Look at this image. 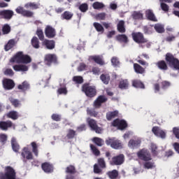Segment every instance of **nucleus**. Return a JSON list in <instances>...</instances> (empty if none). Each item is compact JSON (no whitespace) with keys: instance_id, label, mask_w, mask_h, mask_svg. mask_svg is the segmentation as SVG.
Returning a JSON list of instances; mask_svg holds the SVG:
<instances>
[{"instance_id":"20e7f679","label":"nucleus","mask_w":179,"mask_h":179,"mask_svg":"<svg viewBox=\"0 0 179 179\" xmlns=\"http://www.w3.org/2000/svg\"><path fill=\"white\" fill-rule=\"evenodd\" d=\"M44 62L48 66H51L52 64L58 65V57L55 54H48L45 55L44 58Z\"/></svg>"},{"instance_id":"09e8293b","label":"nucleus","mask_w":179,"mask_h":179,"mask_svg":"<svg viewBox=\"0 0 179 179\" xmlns=\"http://www.w3.org/2000/svg\"><path fill=\"white\" fill-rule=\"evenodd\" d=\"M78 9L80 12L85 13L89 10V5L87 3H83L79 6Z\"/></svg>"},{"instance_id":"c756f323","label":"nucleus","mask_w":179,"mask_h":179,"mask_svg":"<svg viewBox=\"0 0 179 179\" xmlns=\"http://www.w3.org/2000/svg\"><path fill=\"white\" fill-rule=\"evenodd\" d=\"M117 31L119 33H125L127 29H125V21L120 20L117 25Z\"/></svg>"},{"instance_id":"423d86ee","label":"nucleus","mask_w":179,"mask_h":179,"mask_svg":"<svg viewBox=\"0 0 179 179\" xmlns=\"http://www.w3.org/2000/svg\"><path fill=\"white\" fill-rule=\"evenodd\" d=\"M131 36L134 41L137 44H145L148 41V39L145 38L142 32H133Z\"/></svg>"},{"instance_id":"69168bd1","label":"nucleus","mask_w":179,"mask_h":179,"mask_svg":"<svg viewBox=\"0 0 179 179\" xmlns=\"http://www.w3.org/2000/svg\"><path fill=\"white\" fill-rule=\"evenodd\" d=\"M51 118L53 121H56L57 122L61 121V120L62 119V116L61 115H58L57 113H53L51 115Z\"/></svg>"},{"instance_id":"37998d69","label":"nucleus","mask_w":179,"mask_h":179,"mask_svg":"<svg viewBox=\"0 0 179 179\" xmlns=\"http://www.w3.org/2000/svg\"><path fill=\"white\" fill-rule=\"evenodd\" d=\"M31 45L34 48H40V41L36 36H34L31 41Z\"/></svg>"},{"instance_id":"72a5a7b5","label":"nucleus","mask_w":179,"mask_h":179,"mask_svg":"<svg viewBox=\"0 0 179 179\" xmlns=\"http://www.w3.org/2000/svg\"><path fill=\"white\" fill-rule=\"evenodd\" d=\"M17 89L22 92H26V90H29V89H30V84H29V82L25 80L21 85H18Z\"/></svg>"},{"instance_id":"4d7b16f0","label":"nucleus","mask_w":179,"mask_h":179,"mask_svg":"<svg viewBox=\"0 0 179 179\" xmlns=\"http://www.w3.org/2000/svg\"><path fill=\"white\" fill-rule=\"evenodd\" d=\"M107 14L106 13H99L95 15L96 20H106Z\"/></svg>"},{"instance_id":"49530a36","label":"nucleus","mask_w":179,"mask_h":179,"mask_svg":"<svg viewBox=\"0 0 179 179\" xmlns=\"http://www.w3.org/2000/svg\"><path fill=\"white\" fill-rule=\"evenodd\" d=\"M87 115H90V117H97L99 115V112L96 111V109L94 108H87Z\"/></svg>"},{"instance_id":"cd10ccee","label":"nucleus","mask_w":179,"mask_h":179,"mask_svg":"<svg viewBox=\"0 0 179 179\" xmlns=\"http://www.w3.org/2000/svg\"><path fill=\"white\" fill-rule=\"evenodd\" d=\"M90 59L92 61H94L96 64H98V65H104V61L103 60V57L100 55L91 56Z\"/></svg>"},{"instance_id":"4468645a","label":"nucleus","mask_w":179,"mask_h":179,"mask_svg":"<svg viewBox=\"0 0 179 179\" xmlns=\"http://www.w3.org/2000/svg\"><path fill=\"white\" fill-rule=\"evenodd\" d=\"M106 145H110L113 149H120V148H122V144L120 140L109 138L106 141Z\"/></svg>"},{"instance_id":"5701e85b","label":"nucleus","mask_w":179,"mask_h":179,"mask_svg":"<svg viewBox=\"0 0 179 179\" xmlns=\"http://www.w3.org/2000/svg\"><path fill=\"white\" fill-rule=\"evenodd\" d=\"M41 168L45 173H52L54 171V166L48 162H44L41 164Z\"/></svg>"},{"instance_id":"393cba45","label":"nucleus","mask_w":179,"mask_h":179,"mask_svg":"<svg viewBox=\"0 0 179 179\" xmlns=\"http://www.w3.org/2000/svg\"><path fill=\"white\" fill-rule=\"evenodd\" d=\"M134 72H136V73H138L139 75H143V73L146 72V70L145 69V68H143L142 66H141L138 63L134 64Z\"/></svg>"},{"instance_id":"473e14b6","label":"nucleus","mask_w":179,"mask_h":179,"mask_svg":"<svg viewBox=\"0 0 179 179\" xmlns=\"http://www.w3.org/2000/svg\"><path fill=\"white\" fill-rule=\"evenodd\" d=\"M72 17H73V14L71 11H64L61 15L62 20H71Z\"/></svg>"},{"instance_id":"1a4fd4ad","label":"nucleus","mask_w":179,"mask_h":179,"mask_svg":"<svg viewBox=\"0 0 179 179\" xmlns=\"http://www.w3.org/2000/svg\"><path fill=\"white\" fill-rule=\"evenodd\" d=\"M15 12L18 13V15H22L24 17H33L34 15V13L33 11L26 10L24 8L19 6L15 9Z\"/></svg>"},{"instance_id":"e2e57ef3","label":"nucleus","mask_w":179,"mask_h":179,"mask_svg":"<svg viewBox=\"0 0 179 179\" xmlns=\"http://www.w3.org/2000/svg\"><path fill=\"white\" fill-rule=\"evenodd\" d=\"M94 143H96L97 146H103V139L99 138V137H94L92 139Z\"/></svg>"},{"instance_id":"9b49d317","label":"nucleus","mask_w":179,"mask_h":179,"mask_svg":"<svg viewBox=\"0 0 179 179\" xmlns=\"http://www.w3.org/2000/svg\"><path fill=\"white\" fill-rule=\"evenodd\" d=\"M45 35L48 38H54L57 36V31L52 26L47 25L45 28Z\"/></svg>"},{"instance_id":"603ef678","label":"nucleus","mask_w":179,"mask_h":179,"mask_svg":"<svg viewBox=\"0 0 179 179\" xmlns=\"http://www.w3.org/2000/svg\"><path fill=\"white\" fill-rule=\"evenodd\" d=\"M93 26L96 29V31L104 33V28L103 27V25H101L100 23L94 22Z\"/></svg>"},{"instance_id":"6e6d98bb","label":"nucleus","mask_w":179,"mask_h":179,"mask_svg":"<svg viewBox=\"0 0 179 179\" xmlns=\"http://www.w3.org/2000/svg\"><path fill=\"white\" fill-rule=\"evenodd\" d=\"M73 82H75L78 85H82V83H83V77L80 76H76L73 77Z\"/></svg>"},{"instance_id":"0e129e2a","label":"nucleus","mask_w":179,"mask_h":179,"mask_svg":"<svg viewBox=\"0 0 179 179\" xmlns=\"http://www.w3.org/2000/svg\"><path fill=\"white\" fill-rule=\"evenodd\" d=\"M57 94H64V96H66V94H68L66 87L59 88L57 90Z\"/></svg>"},{"instance_id":"a19ab883","label":"nucleus","mask_w":179,"mask_h":179,"mask_svg":"<svg viewBox=\"0 0 179 179\" xmlns=\"http://www.w3.org/2000/svg\"><path fill=\"white\" fill-rule=\"evenodd\" d=\"M24 8H26V9L36 10L38 9L39 7L38 4L36 3L35 2H29L24 5Z\"/></svg>"},{"instance_id":"4be33fe9","label":"nucleus","mask_w":179,"mask_h":179,"mask_svg":"<svg viewBox=\"0 0 179 179\" xmlns=\"http://www.w3.org/2000/svg\"><path fill=\"white\" fill-rule=\"evenodd\" d=\"M156 66L160 71H167L169 69V64L164 60H159L157 63H155Z\"/></svg>"},{"instance_id":"0eeeda50","label":"nucleus","mask_w":179,"mask_h":179,"mask_svg":"<svg viewBox=\"0 0 179 179\" xmlns=\"http://www.w3.org/2000/svg\"><path fill=\"white\" fill-rule=\"evenodd\" d=\"M87 122L89 127L91 128V129L92 131H94L96 134H101L102 129L101 127H99V126L97 125V122H96V120L90 117H88L87 119Z\"/></svg>"},{"instance_id":"5fc2aeb1","label":"nucleus","mask_w":179,"mask_h":179,"mask_svg":"<svg viewBox=\"0 0 179 179\" xmlns=\"http://www.w3.org/2000/svg\"><path fill=\"white\" fill-rule=\"evenodd\" d=\"M30 62H31V57L29 55H23L21 64H30Z\"/></svg>"},{"instance_id":"ddd939ff","label":"nucleus","mask_w":179,"mask_h":179,"mask_svg":"<svg viewBox=\"0 0 179 179\" xmlns=\"http://www.w3.org/2000/svg\"><path fill=\"white\" fill-rule=\"evenodd\" d=\"M108 100L104 95L99 96L96 100L94 101L93 106L94 108H100L101 107V104L106 103Z\"/></svg>"},{"instance_id":"c85d7f7f","label":"nucleus","mask_w":179,"mask_h":179,"mask_svg":"<svg viewBox=\"0 0 179 179\" xmlns=\"http://www.w3.org/2000/svg\"><path fill=\"white\" fill-rule=\"evenodd\" d=\"M15 45H16V41L15 39H10L7 44L4 45V50L5 51H9L10 50H12Z\"/></svg>"},{"instance_id":"58836bf2","label":"nucleus","mask_w":179,"mask_h":179,"mask_svg":"<svg viewBox=\"0 0 179 179\" xmlns=\"http://www.w3.org/2000/svg\"><path fill=\"white\" fill-rule=\"evenodd\" d=\"M100 79L104 85H108V83H110V77L109 74H101Z\"/></svg>"},{"instance_id":"c03bdc74","label":"nucleus","mask_w":179,"mask_h":179,"mask_svg":"<svg viewBox=\"0 0 179 179\" xmlns=\"http://www.w3.org/2000/svg\"><path fill=\"white\" fill-rule=\"evenodd\" d=\"M11 146L14 152H19V150L20 149V145H19V143H17V141H16L15 138H13L11 140Z\"/></svg>"},{"instance_id":"6e6552de","label":"nucleus","mask_w":179,"mask_h":179,"mask_svg":"<svg viewBox=\"0 0 179 179\" xmlns=\"http://www.w3.org/2000/svg\"><path fill=\"white\" fill-rule=\"evenodd\" d=\"M112 125L113 127H117L118 129H120V131H124V129L128 127V123H127V121L120 119H115L113 120Z\"/></svg>"},{"instance_id":"7ed1b4c3","label":"nucleus","mask_w":179,"mask_h":179,"mask_svg":"<svg viewBox=\"0 0 179 179\" xmlns=\"http://www.w3.org/2000/svg\"><path fill=\"white\" fill-rule=\"evenodd\" d=\"M0 179H16V171L12 166H6L4 173H0Z\"/></svg>"},{"instance_id":"79ce46f5","label":"nucleus","mask_w":179,"mask_h":179,"mask_svg":"<svg viewBox=\"0 0 179 179\" xmlns=\"http://www.w3.org/2000/svg\"><path fill=\"white\" fill-rule=\"evenodd\" d=\"M31 146L32 148V152L34 155L38 157V145H37V143L35 141H33L31 143Z\"/></svg>"},{"instance_id":"864d4df0","label":"nucleus","mask_w":179,"mask_h":179,"mask_svg":"<svg viewBox=\"0 0 179 179\" xmlns=\"http://www.w3.org/2000/svg\"><path fill=\"white\" fill-rule=\"evenodd\" d=\"M90 149L93 153V155H94V156H100V150H99V149H97V147L93 144H90Z\"/></svg>"},{"instance_id":"412c9836","label":"nucleus","mask_w":179,"mask_h":179,"mask_svg":"<svg viewBox=\"0 0 179 179\" xmlns=\"http://www.w3.org/2000/svg\"><path fill=\"white\" fill-rule=\"evenodd\" d=\"M145 17L148 20H150L151 22H157V18L156 15H155V13H153V10L148 9L145 10Z\"/></svg>"},{"instance_id":"a18cd8bd","label":"nucleus","mask_w":179,"mask_h":179,"mask_svg":"<svg viewBox=\"0 0 179 179\" xmlns=\"http://www.w3.org/2000/svg\"><path fill=\"white\" fill-rule=\"evenodd\" d=\"M10 103L15 108H17L18 107H20L22 106V103L19 101V99H16L14 98H10L9 99Z\"/></svg>"},{"instance_id":"774afa93","label":"nucleus","mask_w":179,"mask_h":179,"mask_svg":"<svg viewBox=\"0 0 179 179\" xmlns=\"http://www.w3.org/2000/svg\"><path fill=\"white\" fill-rule=\"evenodd\" d=\"M94 173L95 174H103V170H101V168L99 167L97 164L94 165Z\"/></svg>"},{"instance_id":"b1692460","label":"nucleus","mask_w":179,"mask_h":179,"mask_svg":"<svg viewBox=\"0 0 179 179\" xmlns=\"http://www.w3.org/2000/svg\"><path fill=\"white\" fill-rule=\"evenodd\" d=\"M13 69L15 72H27L29 71V67L23 64H15L13 66Z\"/></svg>"},{"instance_id":"f3484780","label":"nucleus","mask_w":179,"mask_h":179,"mask_svg":"<svg viewBox=\"0 0 179 179\" xmlns=\"http://www.w3.org/2000/svg\"><path fill=\"white\" fill-rule=\"evenodd\" d=\"M3 86L5 90H12L15 87V82L12 79L6 78L3 80Z\"/></svg>"},{"instance_id":"e433bc0d","label":"nucleus","mask_w":179,"mask_h":179,"mask_svg":"<svg viewBox=\"0 0 179 179\" xmlns=\"http://www.w3.org/2000/svg\"><path fill=\"white\" fill-rule=\"evenodd\" d=\"M106 174L110 179H117L119 176L118 171H117L116 169H114L113 171H109L107 172Z\"/></svg>"},{"instance_id":"2eb2a0df","label":"nucleus","mask_w":179,"mask_h":179,"mask_svg":"<svg viewBox=\"0 0 179 179\" xmlns=\"http://www.w3.org/2000/svg\"><path fill=\"white\" fill-rule=\"evenodd\" d=\"M152 132L154 134V135H155V136L162 138V139L166 138V131L160 129L159 127H153L152 129Z\"/></svg>"},{"instance_id":"7c9ffc66","label":"nucleus","mask_w":179,"mask_h":179,"mask_svg":"<svg viewBox=\"0 0 179 179\" xmlns=\"http://www.w3.org/2000/svg\"><path fill=\"white\" fill-rule=\"evenodd\" d=\"M118 117V110L109 111L106 113V120L108 121H111L114 118Z\"/></svg>"},{"instance_id":"a211bd4d","label":"nucleus","mask_w":179,"mask_h":179,"mask_svg":"<svg viewBox=\"0 0 179 179\" xmlns=\"http://www.w3.org/2000/svg\"><path fill=\"white\" fill-rule=\"evenodd\" d=\"M42 45L45 47L47 50H54L55 48V41L45 39L42 42Z\"/></svg>"},{"instance_id":"f03ea898","label":"nucleus","mask_w":179,"mask_h":179,"mask_svg":"<svg viewBox=\"0 0 179 179\" xmlns=\"http://www.w3.org/2000/svg\"><path fill=\"white\" fill-rule=\"evenodd\" d=\"M165 60L171 68L179 71V60L176 58L173 54L170 52L166 53Z\"/></svg>"},{"instance_id":"680f3d73","label":"nucleus","mask_w":179,"mask_h":179,"mask_svg":"<svg viewBox=\"0 0 179 179\" xmlns=\"http://www.w3.org/2000/svg\"><path fill=\"white\" fill-rule=\"evenodd\" d=\"M98 166H99L100 169H106L107 165L106 164L104 158L98 159Z\"/></svg>"},{"instance_id":"6ab92c4d","label":"nucleus","mask_w":179,"mask_h":179,"mask_svg":"<svg viewBox=\"0 0 179 179\" xmlns=\"http://www.w3.org/2000/svg\"><path fill=\"white\" fill-rule=\"evenodd\" d=\"M12 127H13V123L10 120L0 121V129L1 131H8Z\"/></svg>"},{"instance_id":"338daca9","label":"nucleus","mask_w":179,"mask_h":179,"mask_svg":"<svg viewBox=\"0 0 179 179\" xmlns=\"http://www.w3.org/2000/svg\"><path fill=\"white\" fill-rule=\"evenodd\" d=\"M8 141V135L5 134H0V142L2 145H5Z\"/></svg>"},{"instance_id":"ea45409f","label":"nucleus","mask_w":179,"mask_h":179,"mask_svg":"<svg viewBox=\"0 0 179 179\" xmlns=\"http://www.w3.org/2000/svg\"><path fill=\"white\" fill-rule=\"evenodd\" d=\"M8 118H11V120H16L19 118V113L16 110L10 111L7 114Z\"/></svg>"},{"instance_id":"13d9d810","label":"nucleus","mask_w":179,"mask_h":179,"mask_svg":"<svg viewBox=\"0 0 179 179\" xmlns=\"http://www.w3.org/2000/svg\"><path fill=\"white\" fill-rule=\"evenodd\" d=\"M144 34H152L153 33V27L144 26L143 27Z\"/></svg>"},{"instance_id":"aec40b11","label":"nucleus","mask_w":179,"mask_h":179,"mask_svg":"<svg viewBox=\"0 0 179 179\" xmlns=\"http://www.w3.org/2000/svg\"><path fill=\"white\" fill-rule=\"evenodd\" d=\"M23 52H17L11 59L10 62H16V64H22L23 59Z\"/></svg>"},{"instance_id":"f8f14e48","label":"nucleus","mask_w":179,"mask_h":179,"mask_svg":"<svg viewBox=\"0 0 179 179\" xmlns=\"http://www.w3.org/2000/svg\"><path fill=\"white\" fill-rule=\"evenodd\" d=\"M21 156L23 158L24 163H26L27 160H33V153L29 151V148L27 147L22 149Z\"/></svg>"},{"instance_id":"8fccbe9b","label":"nucleus","mask_w":179,"mask_h":179,"mask_svg":"<svg viewBox=\"0 0 179 179\" xmlns=\"http://www.w3.org/2000/svg\"><path fill=\"white\" fill-rule=\"evenodd\" d=\"M36 36H38L41 41H44V32L41 28H38L36 31Z\"/></svg>"},{"instance_id":"052dcab7","label":"nucleus","mask_w":179,"mask_h":179,"mask_svg":"<svg viewBox=\"0 0 179 179\" xmlns=\"http://www.w3.org/2000/svg\"><path fill=\"white\" fill-rule=\"evenodd\" d=\"M3 34H9L10 33V26L8 24H5L2 27Z\"/></svg>"},{"instance_id":"bf43d9fd","label":"nucleus","mask_w":179,"mask_h":179,"mask_svg":"<svg viewBox=\"0 0 179 179\" xmlns=\"http://www.w3.org/2000/svg\"><path fill=\"white\" fill-rule=\"evenodd\" d=\"M154 29L157 33H164V27L160 24H156Z\"/></svg>"},{"instance_id":"3c124183","label":"nucleus","mask_w":179,"mask_h":179,"mask_svg":"<svg viewBox=\"0 0 179 179\" xmlns=\"http://www.w3.org/2000/svg\"><path fill=\"white\" fill-rule=\"evenodd\" d=\"M104 6H106L104 5V3H101V2H99V1H96V2H94L93 4H92V8L94 9H96L97 10H100V9H103V8H104Z\"/></svg>"},{"instance_id":"f257e3e1","label":"nucleus","mask_w":179,"mask_h":179,"mask_svg":"<svg viewBox=\"0 0 179 179\" xmlns=\"http://www.w3.org/2000/svg\"><path fill=\"white\" fill-rule=\"evenodd\" d=\"M82 92L90 99H93L97 94L96 87L94 85H90V83L83 84L82 85Z\"/></svg>"},{"instance_id":"a878e982","label":"nucleus","mask_w":179,"mask_h":179,"mask_svg":"<svg viewBox=\"0 0 179 179\" xmlns=\"http://www.w3.org/2000/svg\"><path fill=\"white\" fill-rule=\"evenodd\" d=\"M131 85L133 87H136V89H145V84H143L139 79L133 80L131 81Z\"/></svg>"},{"instance_id":"de8ad7c7","label":"nucleus","mask_w":179,"mask_h":179,"mask_svg":"<svg viewBox=\"0 0 179 179\" xmlns=\"http://www.w3.org/2000/svg\"><path fill=\"white\" fill-rule=\"evenodd\" d=\"M66 174H76V168L73 165H69L66 168Z\"/></svg>"},{"instance_id":"2f4dec72","label":"nucleus","mask_w":179,"mask_h":179,"mask_svg":"<svg viewBox=\"0 0 179 179\" xmlns=\"http://www.w3.org/2000/svg\"><path fill=\"white\" fill-rule=\"evenodd\" d=\"M119 89H121L122 90H125L129 87V82L128 80H122L119 83Z\"/></svg>"},{"instance_id":"39448f33","label":"nucleus","mask_w":179,"mask_h":179,"mask_svg":"<svg viewBox=\"0 0 179 179\" xmlns=\"http://www.w3.org/2000/svg\"><path fill=\"white\" fill-rule=\"evenodd\" d=\"M137 157L140 160H143V162H150L152 160V156L150 155V152L145 148L140 150L137 152Z\"/></svg>"},{"instance_id":"f704fd0d","label":"nucleus","mask_w":179,"mask_h":179,"mask_svg":"<svg viewBox=\"0 0 179 179\" xmlns=\"http://www.w3.org/2000/svg\"><path fill=\"white\" fill-rule=\"evenodd\" d=\"M131 17L134 20H143V13L141 11H134Z\"/></svg>"},{"instance_id":"bb28decb","label":"nucleus","mask_w":179,"mask_h":179,"mask_svg":"<svg viewBox=\"0 0 179 179\" xmlns=\"http://www.w3.org/2000/svg\"><path fill=\"white\" fill-rule=\"evenodd\" d=\"M128 146L129 148H131V149H135V148H139V146H141V140L131 139L128 143Z\"/></svg>"},{"instance_id":"4c0bfd02","label":"nucleus","mask_w":179,"mask_h":179,"mask_svg":"<svg viewBox=\"0 0 179 179\" xmlns=\"http://www.w3.org/2000/svg\"><path fill=\"white\" fill-rule=\"evenodd\" d=\"M116 40L120 43L127 44V43H128V36L125 34H119L116 36Z\"/></svg>"},{"instance_id":"9d476101","label":"nucleus","mask_w":179,"mask_h":179,"mask_svg":"<svg viewBox=\"0 0 179 179\" xmlns=\"http://www.w3.org/2000/svg\"><path fill=\"white\" fill-rule=\"evenodd\" d=\"M124 155L120 154L119 155L112 157L109 163L110 166H121V164L124 163Z\"/></svg>"},{"instance_id":"c9c22d12","label":"nucleus","mask_w":179,"mask_h":179,"mask_svg":"<svg viewBox=\"0 0 179 179\" xmlns=\"http://www.w3.org/2000/svg\"><path fill=\"white\" fill-rule=\"evenodd\" d=\"M78 136V134L76 133V131L69 129L66 134V138L67 139H75L76 136Z\"/></svg>"},{"instance_id":"dca6fc26","label":"nucleus","mask_w":179,"mask_h":179,"mask_svg":"<svg viewBox=\"0 0 179 179\" xmlns=\"http://www.w3.org/2000/svg\"><path fill=\"white\" fill-rule=\"evenodd\" d=\"M13 10H0V16L2 19H6V20H10L13 17Z\"/></svg>"}]
</instances>
